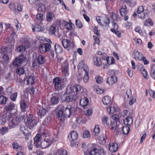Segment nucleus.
<instances>
[{
	"instance_id": "obj_1",
	"label": "nucleus",
	"mask_w": 155,
	"mask_h": 155,
	"mask_svg": "<svg viewBox=\"0 0 155 155\" xmlns=\"http://www.w3.org/2000/svg\"><path fill=\"white\" fill-rule=\"evenodd\" d=\"M63 107L61 106L57 109L56 115L61 120H64L65 118L69 117L71 114L72 107L70 105H68L65 108L64 112L62 111Z\"/></svg>"
},
{
	"instance_id": "obj_2",
	"label": "nucleus",
	"mask_w": 155,
	"mask_h": 155,
	"mask_svg": "<svg viewBox=\"0 0 155 155\" xmlns=\"http://www.w3.org/2000/svg\"><path fill=\"white\" fill-rule=\"evenodd\" d=\"M66 89V93L68 94V95H69L67 97H69V95L73 93H78L80 92L81 89V86L78 84L72 85L71 84H69L67 86Z\"/></svg>"
},
{
	"instance_id": "obj_3",
	"label": "nucleus",
	"mask_w": 155,
	"mask_h": 155,
	"mask_svg": "<svg viewBox=\"0 0 155 155\" xmlns=\"http://www.w3.org/2000/svg\"><path fill=\"white\" fill-rule=\"evenodd\" d=\"M143 6H140L138 7L137 13L138 14V16L141 19H145L147 17L149 14V12L148 10L144 9Z\"/></svg>"
},
{
	"instance_id": "obj_4",
	"label": "nucleus",
	"mask_w": 155,
	"mask_h": 155,
	"mask_svg": "<svg viewBox=\"0 0 155 155\" xmlns=\"http://www.w3.org/2000/svg\"><path fill=\"white\" fill-rule=\"evenodd\" d=\"M68 137L71 141V145L72 146L77 147L78 146V143L75 142L78 137V134L76 132L74 131L71 132L68 136Z\"/></svg>"
},
{
	"instance_id": "obj_5",
	"label": "nucleus",
	"mask_w": 155,
	"mask_h": 155,
	"mask_svg": "<svg viewBox=\"0 0 155 155\" xmlns=\"http://www.w3.org/2000/svg\"><path fill=\"white\" fill-rule=\"evenodd\" d=\"M101 120L103 123L104 125H108L110 124L112 126V129L115 128L117 127V124L116 121H113V123H110V119L106 116L103 117Z\"/></svg>"
},
{
	"instance_id": "obj_6",
	"label": "nucleus",
	"mask_w": 155,
	"mask_h": 155,
	"mask_svg": "<svg viewBox=\"0 0 155 155\" xmlns=\"http://www.w3.org/2000/svg\"><path fill=\"white\" fill-rule=\"evenodd\" d=\"M25 59V58L23 55H21L15 58V60L13 61L12 64L14 66L18 67L22 64L23 62Z\"/></svg>"
},
{
	"instance_id": "obj_7",
	"label": "nucleus",
	"mask_w": 155,
	"mask_h": 155,
	"mask_svg": "<svg viewBox=\"0 0 155 155\" xmlns=\"http://www.w3.org/2000/svg\"><path fill=\"white\" fill-rule=\"evenodd\" d=\"M53 83L56 90L58 91L62 89L61 80L59 78H55L53 79Z\"/></svg>"
},
{
	"instance_id": "obj_8",
	"label": "nucleus",
	"mask_w": 155,
	"mask_h": 155,
	"mask_svg": "<svg viewBox=\"0 0 155 155\" xmlns=\"http://www.w3.org/2000/svg\"><path fill=\"white\" fill-rule=\"evenodd\" d=\"M51 46L49 43L42 44L39 46V50L41 53H44L50 50Z\"/></svg>"
},
{
	"instance_id": "obj_9",
	"label": "nucleus",
	"mask_w": 155,
	"mask_h": 155,
	"mask_svg": "<svg viewBox=\"0 0 155 155\" xmlns=\"http://www.w3.org/2000/svg\"><path fill=\"white\" fill-rule=\"evenodd\" d=\"M41 139V135L39 134L36 135L34 138V144L38 148H42V142L40 141Z\"/></svg>"
},
{
	"instance_id": "obj_10",
	"label": "nucleus",
	"mask_w": 155,
	"mask_h": 155,
	"mask_svg": "<svg viewBox=\"0 0 155 155\" xmlns=\"http://www.w3.org/2000/svg\"><path fill=\"white\" fill-rule=\"evenodd\" d=\"M120 15L122 16H124V20L127 21L128 19V17L126 15L127 12V8L125 5H123L121 6L120 9Z\"/></svg>"
},
{
	"instance_id": "obj_11",
	"label": "nucleus",
	"mask_w": 155,
	"mask_h": 155,
	"mask_svg": "<svg viewBox=\"0 0 155 155\" xmlns=\"http://www.w3.org/2000/svg\"><path fill=\"white\" fill-rule=\"evenodd\" d=\"M53 141L51 140L49 136L45 137L44 140L42 142V148H45L51 144Z\"/></svg>"
},
{
	"instance_id": "obj_12",
	"label": "nucleus",
	"mask_w": 155,
	"mask_h": 155,
	"mask_svg": "<svg viewBox=\"0 0 155 155\" xmlns=\"http://www.w3.org/2000/svg\"><path fill=\"white\" fill-rule=\"evenodd\" d=\"M44 3L45 4L41 3H37V5L38 6V10L39 12H45L46 9V5L48 4V2L47 1H45Z\"/></svg>"
},
{
	"instance_id": "obj_13",
	"label": "nucleus",
	"mask_w": 155,
	"mask_h": 155,
	"mask_svg": "<svg viewBox=\"0 0 155 155\" xmlns=\"http://www.w3.org/2000/svg\"><path fill=\"white\" fill-rule=\"evenodd\" d=\"M117 81V77L115 76H112L107 78L106 83L110 85H112L116 83Z\"/></svg>"
},
{
	"instance_id": "obj_14",
	"label": "nucleus",
	"mask_w": 155,
	"mask_h": 155,
	"mask_svg": "<svg viewBox=\"0 0 155 155\" xmlns=\"http://www.w3.org/2000/svg\"><path fill=\"white\" fill-rule=\"evenodd\" d=\"M143 56L142 54L139 52L138 51H134L132 56L136 60L141 61Z\"/></svg>"
},
{
	"instance_id": "obj_15",
	"label": "nucleus",
	"mask_w": 155,
	"mask_h": 155,
	"mask_svg": "<svg viewBox=\"0 0 155 155\" xmlns=\"http://www.w3.org/2000/svg\"><path fill=\"white\" fill-rule=\"evenodd\" d=\"M118 149L117 144L114 143H110L109 145V149L112 152H115Z\"/></svg>"
},
{
	"instance_id": "obj_16",
	"label": "nucleus",
	"mask_w": 155,
	"mask_h": 155,
	"mask_svg": "<svg viewBox=\"0 0 155 155\" xmlns=\"http://www.w3.org/2000/svg\"><path fill=\"white\" fill-rule=\"evenodd\" d=\"M101 21L103 22V24L104 25V26H105V27H106L105 28L107 30L109 26V24L110 22L109 18L107 17H101Z\"/></svg>"
},
{
	"instance_id": "obj_17",
	"label": "nucleus",
	"mask_w": 155,
	"mask_h": 155,
	"mask_svg": "<svg viewBox=\"0 0 155 155\" xmlns=\"http://www.w3.org/2000/svg\"><path fill=\"white\" fill-rule=\"evenodd\" d=\"M54 18V15L52 12H49L47 13L46 16V20L48 22H51Z\"/></svg>"
},
{
	"instance_id": "obj_18",
	"label": "nucleus",
	"mask_w": 155,
	"mask_h": 155,
	"mask_svg": "<svg viewBox=\"0 0 155 155\" xmlns=\"http://www.w3.org/2000/svg\"><path fill=\"white\" fill-rule=\"evenodd\" d=\"M94 64L96 66L99 67L102 64V62L100 58L97 56L93 57Z\"/></svg>"
},
{
	"instance_id": "obj_19",
	"label": "nucleus",
	"mask_w": 155,
	"mask_h": 155,
	"mask_svg": "<svg viewBox=\"0 0 155 155\" xmlns=\"http://www.w3.org/2000/svg\"><path fill=\"white\" fill-rule=\"evenodd\" d=\"M76 121L78 124H83L86 123L87 120L85 118L83 117L79 116L77 117Z\"/></svg>"
},
{
	"instance_id": "obj_20",
	"label": "nucleus",
	"mask_w": 155,
	"mask_h": 155,
	"mask_svg": "<svg viewBox=\"0 0 155 155\" xmlns=\"http://www.w3.org/2000/svg\"><path fill=\"white\" fill-rule=\"evenodd\" d=\"M25 79V81L27 82V84L32 85L34 83L35 79L31 75L26 77Z\"/></svg>"
},
{
	"instance_id": "obj_21",
	"label": "nucleus",
	"mask_w": 155,
	"mask_h": 155,
	"mask_svg": "<svg viewBox=\"0 0 155 155\" xmlns=\"http://www.w3.org/2000/svg\"><path fill=\"white\" fill-rule=\"evenodd\" d=\"M89 103V100L87 97H82L80 101V104L82 107L87 106Z\"/></svg>"
},
{
	"instance_id": "obj_22",
	"label": "nucleus",
	"mask_w": 155,
	"mask_h": 155,
	"mask_svg": "<svg viewBox=\"0 0 155 155\" xmlns=\"http://www.w3.org/2000/svg\"><path fill=\"white\" fill-rule=\"evenodd\" d=\"M13 49V48H12V49H10L7 47H5L4 46H2L1 48V50L2 52V53H7L8 54H9V53H10L11 55L12 54V52Z\"/></svg>"
},
{
	"instance_id": "obj_23",
	"label": "nucleus",
	"mask_w": 155,
	"mask_h": 155,
	"mask_svg": "<svg viewBox=\"0 0 155 155\" xmlns=\"http://www.w3.org/2000/svg\"><path fill=\"white\" fill-rule=\"evenodd\" d=\"M62 45L65 48H67L69 47L71 45L72 43L67 39H64L62 41Z\"/></svg>"
},
{
	"instance_id": "obj_24",
	"label": "nucleus",
	"mask_w": 155,
	"mask_h": 155,
	"mask_svg": "<svg viewBox=\"0 0 155 155\" xmlns=\"http://www.w3.org/2000/svg\"><path fill=\"white\" fill-rule=\"evenodd\" d=\"M62 71L66 75H68L69 74L68 72V62L66 61L62 65Z\"/></svg>"
},
{
	"instance_id": "obj_25",
	"label": "nucleus",
	"mask_w": 155,
	"mask_h": 155,
	"mask_svg": "<svg viewBox=\"0 0 155 155\" xmlns=\"http://www.w3.org/2000/svg\"><path fill=\"white\" fill-rule=\"evenodd\" d=\"M107 111L109 114H113L117 111V107L114 106H111L107 108Z\"/></svg>"
},
{
	"instance_id": "obj_26",
	"label": "nucleus",
	"mask_w": 155,
	"mask_h": 155,
	"mask_svg": "<svg viewBox=\"0 0 155 155\" xmlns=\"http://www.w3.org/2000/svg\"><path fill=\"white\" fill-rule=\"evenodd\" d=\"M133 120L130 117H126L124 120V123L125 125L130 126L132 124Z\"/></svg>"
},
{
	"instance_id": "obj_27",
	"label": "nucleus",
	"mask_w": 155,
	"mask_h": 155,
	"mask_svg": "<svg viewBox=\"0 0 155 155\" xmlns=\"http://www.w3.org/2000/svg\"><path fill=\"white\" fill-rule=\"evenodd\" d=\"M33 121V116L32 115H30L28 118V119L26 122L27 125L29 127H31L33 125L32 123Z\"/></svg>"
},
{
	"instance_id": "obj_28",
	"label": "nucleus",
	"mask_w": 155,
	"mask_h": 155,
	"mask_svg": "<svg viewBox=\"0 0 155 155\" xmlns=\"http://www.w3.org/2000/svg\"><path fill=\"white\" fill-rule=\"evenodd\" d=\"M44 56L42 55H40L37 57L36 61L39 62L40 64H43L45 61Z\"/></svg>"
},
{
	"instance_id": "obj_29",
	"label": "nucleus",
	"mask_w": 155,
	"mask_h": 155,
	"mask_svg": "<svg viewBox=\"0 0 155 155\" xmlns=\"http://www.w3.org/2000/svg\"><path fill=\"white\" fill-rule=\"evenodd\" d=\"M7 53H2V60L5 62L8 61L9 59V56H10L11 54L9 53V54Z\"/></svg>"
},
{
	"instance_id": "obj_30",
	"label": "nucleus",
	"mask_w": 155,
	"mask_h": 155,
	"mask_svg": "<svg viewBox=\"0 0 155 155\" xmlns=\"http://www.w3.org/2000/svg\"><path fill=\"white\" fill-rule=\"evenodd\" d=\"M100 132V128L98 125H96L93 130V134L95 136L98 135Z\"/></svg>"
},
{
	"instance_id": "obj_31",
	"label": "nucleus",
	"mask_w": 155,
	"mask_h": 155,
	"mask_svg": "<svg viewBox=\"0 0 155 155\" xmlns=\"http://www.w3.org/2000/svg\"><path fill=\"white\" fill-rule=\"evenodd\" d=\"M16 50L18 52L22 53L25 50V48L23 45H20L17 47Z\"/></svg>"
},
{
	"instance_id": "obj_32",
	"label": "nucleus",
	"mask_w": 155,
	"mask_h": 155,
	"mask_svg": "<svg viewBox=\"0 0 155 155\" xmlns=\"http://www.w3.org/2000/svg\"><path fill=\"white\" fill-rule=\"evenodd\" d=\"M106 61L108 64H114L115 62L114 59L113 57L110 58L107 57L106 58Z\"/></svg>"
},
{
	"instance_id": "obj_33",
	"label": "nucleus",
	"mask_w": 155,
	"mask_h": 155,
	"mask_svg": "<svg viewBox=\"0 0 155 155\" xmlns=\"http://www.w3.org/2000/svg\"><path fill=\"white\" fill-rule=\"evenodd\" d=\"M45 18V16L41 13H38L36 15V18L37 20L40 21H43Z\"/></svg>"
},
{
	"instance_id": "obj_34",
	"label": "nucleus",
	"mask_w": 155,
	"mask_h": 155,
	"mask_svg": "<svg viewBox=\"0 0 155 155\" xmlns=\"http://www.w3.org/2000/svg\"><path fill=\"white\" fill-rule=\"evenodd\" d=\"M64 23V26L67 30H71L72 29L73 24L71 22L69 23L67 21H65Z\"/></svg>"
},
{
	"instance_id": "obj_35",
	"label": "nucleus",
	"mask_w": 155,
	"mask_h": 155,
	"mask_svg": "<svg viewBox=\"0 0 155 155\" xmlns=\"http://www.w3.org/2000/svg\"><path fill=\"white\" fill-rule=\"evenodd\" d=\"M55 49L57 53H59L62 52V48L58 44H56L55 46Z\"/></svg>"
},
{
	"instance_id": "obj_36",
	"label": "nucleus",
	"mask_w": 155,
	"mask_h": 155,
	"mask_svg": "<svg viewBox=\"0 0 155 155\" xmlns=\"http://www.w3.org/2000/svg\"><path fill=\"white\" fill-rule=\"evenodd\" d=\"M61 101L62 102L65 101L68 102L73 101L75 100L73 97H61Z\"/></svg>"
},
{
	"instance_id": "obj_37",
	"label": "nucleus",
	"mask_w": 155,
	"mask_h": 155,
	"mask_svg": "<svg viewBox=\"0 0 155 155\" xmlns=\"http://www.w3.org/2000/svg\"><path fill=\"white\" fill-rule=\"evenodd\" d=\"M49 32L51 35H54L56 32V28L53 26H51L49 29Z\"/></svg>"
},
{
	"instance_id": "obj_38",
	"label": "nucleus",
	"mask_w": 155,
	"mask_h": 155,
	"mask_svg": "<svg viewBox=\"0 0 155 155\" xmlns=\"http://www.w3.org/2000/svg\"><path fill=\"white\" fill-rule=\"evenodd\" d=\"M102 101L104 104L107 105L110 102L111 100L110 97H103Z\"/></svg>"
},
{
	"instance_id": "obj_39",
	"label": "nucleus",
	"mask_w": 155,
	"mask_h": 155,
	"mask_svg": "<svg viewBox=\"0 0 155 155\" xmlns=\"http://www.w3.org/2000/svg\"><path fill=\"white\" fill-rule=\"evenodd\" d=\"M122 131L124 134H127L130 132V127L128 126H125L123 127L122 129Z\"/></svg>"
},
{
	"instance_id": "obj_40",
	"label": "nucleus",
	"mask_w": 155,
	"mask_h": 155,
	"mask_svg": "<svg viewBox=\"0 0 155 155\" xmlns=\"http://www.w3.org/2000/svg\"><path fill=\"white\" fill-rule=\"evenodd\" d=\"M149 93L150 96L151 97H155V92L151 90H149L148 91L146 90V96H149Z\"/></svg>"
},
{
	"instance_id": "obj_41",
	"label": "nucleus",
	"mask_w": 155,
	"mask_h": 155,
	"mask_svg": "<svg viewBox=\"0 0 155 155\" xmlns=\"http://www.w3.org/2000/svg\"><path fill=\"white\" fill-rule=\"evenodd\" d=\"M17 73L19 75H21L24 73L25 69L23 68H18L16 70Z\"/></svg>"
},
{
	"instance_id": "obj_42",
	"label": "nucleus",
	"mask_w": 155,
	"mask_h": 155,
	"mask_svg": "<svg viewBox=\"0 0 155 155\" xmlns=\"http://www.w3.org/2000/svg\"><path fill=\"white\" fill-rule=\"evenodd\" d=\"M59 101L58 97H51V103L53 104H57Z\"/></svg>"
},
{
	"instance_id": "obj_43",
	"label": "nucleus",
	"mask_w": 155,
	"mask_h": 155,
	"mask_svg": "<svg viewBox=\"0 0 155 155\" xmlns=\"http://www.w3.org/2000/svg\"><path fill=\"white\" fill-rule=\"evenodd\" d=\"M27 107V105L25 101H21V110L22 111H25Z\"/></svg>"
},
{
	"instance_id": "obj_44",
	"label": "nucleus",
	"mask_w": 155,
	"mask_h": 155,
	"mask_svg": "<svg viewBox=\"0 0 155 155\" xmlns=\"http://www.w3.org/2000/svg\"><path fill=\"white\" fill-rule=\"evenodd\" d=\"M57 153L58 155H67V151L64 149H60L58 150Z\"/></svg>"
},
{
	"instance_id": "obj_45",
	"label": "nucleus",
	"mask_w": 155,
	"mask_h": 155,
	"mask_svg": "<svg viewBox=\"0 0 155 155\" xmlns=\"http://www.w3.org/2000/svg\"><path fill=\"white\" fill-rule=\"evenodd\" d=\"M13 147L14 149H18L19 150H22V147L20 146H19L18 143L16 142L13 143Z\"/></svg>"
},
{
	"instance_id": "obj_46",
	"label": "nucleus",
	"mask_w": 155,
	"mask_h": 155,
	"mask_svg": "<svg viewBox=\"0 0 155 155\" xmlns=\"http://www.w3.org/2000/svg\"><path fill=\"white\" fill-rule=\"evenodd\" d=\"M97 149L94 148L91 150L89 152V154H86L85 155H96L97 153Z\"/></svg>"
},
{
	"instance_id": "obj_47",
	"label": "nucleus",
	"mask_w": 155,
	"mask_h": 155,
	"mask_svg": "<svg viewBox=\"0 0 155 155\" xmlns=\"http://www.w3.org/2000/svg\"><path fill=\"white\" fill-rule=\"evenodd\" d=\"M45 30V27L41 26L40 25H38L36 28V31L38 32L43 31Z\"/></svg>"
},
{
	"instance_id": "obj_48",
	"label": "nucleus",
	"mask_w": 155,
	"mask_h": 155,
	"mask_svg": "<svg viewBox=\"0 0 155 155\" xmlns=\"http://www.w3.org/2000/svg\"><path fill=\"white\" fill-rule=\"evenodd\" d=\"M85 114L87 116H90L91 115L92 113V110L91 108L87 109L85 111Z\"/></svg>"
},
{
	"instance_id": "obj_49",
	"label": "nucleus",
	"mask_w": 155,
	"mask_h": 155,
	"mask_svg": "<svg viewBox=\"0 0 155 155\" xmlns=\"http://www.w3.org/2000/svg\"><path fill=\"white\" fill-rule=\"evenodd\" d=\"M39 114L41 116H44L46 114V111L45 109L42 108L39 110Z\"/></svg>"
},
{
	"instance_id": "obj_50",
	"label": "nucleus",
	"mask_w": 155,
	"mask_h": 155,
	"mask_svg": "<svg viewBox=\"0 0 155 155\" xmlns=\"http://www.w3.org/2000/svg\"><path fill=\"white\" fill-rule=\"evenodd\" d=\"M83 136L84 138H88L90 137V134L89 131L85 130L83 133Z\"/></svg>"
},
{
	"instance_id": "obj_51",
	"label": "nucleus",
	"mask_w": 155,
	"mask_h": 155,
	"mask_svg": "<svg viewBox=\"0 0 155 155\" xmlns=\"http://www.w3.org/2000/svg\"><path fill=\"white\" fill-rule=\"evenodd\" d=\"M95 79L96 82L98 84H101L103 80L102 78L99 76H96Z\"/></svg>"
},
{
	"instance_id": "obj_52",
	"label": "nucleus",
	"mask_w": 155,
	"mask_h": 155,
	"mask_svg": "<svg viewBox=\"0 0 155 155\" xmlns=\"http://www.w3.org/2000/svg\"><path fill=\"white\" fill-rule=\"evenodd\" d=\"M40 65H41L40 64H39V62L36 60L33 61L32 64V67L35 68H37L39 67Z\"/></svg>"
},
{
	"instance_id": "obj_53",
	"label": "nucleus",
	"mask_w": 155,
	"mask_h": 155,
	"mask_svg": "<svg viewBox=\"0 0 155 155\" xmlns=\"http://www.w3.org/2000/svg\"><path fill=\"white\" fill-rule=\"evenodd\" d=\"M76 25L77 27L79 28H81L83 25L81 21L77 19L75 21Z\"/></svg>"
},
{
	"instance_id": "obj_54",
	"label": "nucleus",
	"mask_w": 155,
	"mask_h": 155,
	"mask_svg": "<svg viewBox=\"0 0 155 155\" xmlns=\"http://www.w3.org/2000/svg\"><path fill=\"white\" fill-rule=\"evenodd\" d=\"M97 154L98 155H104L105 154V151L103 149H100L97 150Z\"/></svg>"
},
{
	"instance_id": "obj_55",
	"label": "nucleus",
	"mask_w": 155,
	"mask_h": 155,
	"mask_svg": "<svg viewBox=\"0 0 155 155\" xmlns=\"http://www.w3.org/2000/svg\"><path fill=\"white\" fill-rule=\"evenodd\" d=\"M125 27L127 29H131L132 28V24L130 22H127L126 24Z\"/></svg>"
},
{
	"instance_id": "obj_56",
	"label": "nucleus",
	"mask_w": 155,
	"mask_h": 155,
	"mask_svg": "<svg viewBox=\"0 0 155 155\" xmlns=\"http://www.w3.org/2000/svg\"><path fill=\"white\" fill-rule=\"evenodd\" d=\"M141 73L143 74L144 78L146 79H147L148 78V76L147 75V72L145 68L141 71Z\"/></svg>"
},
{
	"instance_id": "obj_57",
	"label": "nucleus",
	"mask_w": 155,
	"mask_h": 155,
	"mask_svg": "<svg viewBox=\"0 0 155 155\" xmlns=\"http://www.w3.org/2000/svg\"><path fill=\"white\" fill-rule=\"evenodd\" d=\"M137 68L138 70H139L140 71L145 69V68L143 65L142 64H139L137 65Z\"/></svg>"
},
{
	"instance_id": "obj_58",
	"label": "nucleus",
	"mask_w": 155,
	"mask_h": 155,
	"mask_svg": "<svg viewBox=\"0 0 155 155\" xmlns=\"http://www.w3.org/2000/svg\"><path fill=\"white\" fill-rule=\"evenodd\" d=\"M88 73H85L83 78V80L84 82L86 83H87L89 79V77L88 76Z\"/></svg>"
},
{
	"instance_id": "obj_59",
	"label": "nucleus",
	"mask_w": 155,
	"mask_h": 155,
	"mask_svg": "<svg viewBox=\"0 0 155 155\" xmlns=\"http://www.w3.org/2000/svg\"><path fill=\"white\" fill-rule=\"evenodd\" d=\"M96 20L99 24L101 25L104 26V25L103 24L102 22H101V17L100 16H97L96 18Z\"/></svg>"
},
{
	"instance_id": "obj_60",
	"label": "nucleus",
	"mask_w": 155,
	"mask_h": 155,
	"mask_svg": "<svg viewBox=\"0 0 155 155\" xmlns=\"http://www.w3.org/2000/svg\"><path fill=\"white\" fill-rule=\"evenodd\" d=\"M6 101V97H0V104H5Z\"/></svg>"
},
{
	"instance_id": "obj_61",
	"label": "nucleus",
	"mask_w": 155,
	"mask_h": 155,
	"mask_svg": "<svg viewBox=\"0 0 155 155\" xmlns=\"http://www.w3.org/2000/svg\"><path fill=\"white\" fill-rule=\"evenodd\" d=\"M83 70L84 71L85 73H88L89 72V69L87 66L85 64H83L82 66Z\"/></svg>"
},
{
	"instance_id": "obj_62",
	"label": "nucleus",
	"mask_w": 155,
	"mask_h": 155,
	"mask_svg": "<svg viewBox=\"0 0 155 155\" xmlns=\"http://www.w3.org/2000/svg\"><path fill=\"white\" fill-rule=\"evenodd\" d=\"M27 91H28V92L30 91V96H32V95L34 94V88L33 87H31L30 89H28Z\"/></svg>"
},
{
	"instance_id": "obj_63",
	"label": "nucleus",
	"mask_w": 155,
	"mask_h": 155,
	"mask_svg": "<svg viewBox=\"0 0 155 155\" xmlns=\"http://www.w3.org/2000/svg\"><path fill=\"white\" fill-rule=\"evenodd\" d=\"M141 61H143V63H144V65L147 64L149 63V61L148 60H146V58L145 57L143 56L142 57V59H141Z\"/></svg>"
},
{
	"instance_id": "obj_64",
	"label": "nucleus",
	"mask_w": 155,
	"mask_h": 155,
	"mask_svg": "<svg viewBox=\"0 0 155 155\" xmlns=\"http://www.w3.org/2000/svg\"><path fill=\"white\" fill-rule=\"evenodd\" d=\"M93 38L95 40V43L97 44H100V41L99 38L96 36H94Z\"/></svg>"
}]
</instances>
